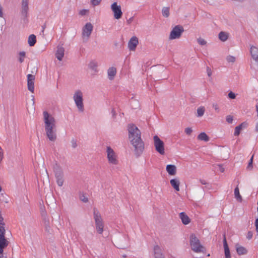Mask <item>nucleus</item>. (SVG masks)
<instances>
[{"instance_id": "nucleus-3", "label": "nucleus", "mask_w": 258, "mask_h": 258, "mask_svg": "<svg viewBox=\"0 0 258 258\" xmlns=\"http://www.w3.org/2000/svg\"><path fill=\"white\" fill-rule=\"evenodd\" d=\"M189 242L191 248L194 252L200 253L205 251V248L201 244L200 240L195 234L190 235Z\"/></svg>"}, {"instance_id": "nucleus-33", "label": "nucleus", "mask_w": 258, "mask_h": 258, "mask_svg": "<svg viewBox=\"0 0 258 258\" xmlns=\"http://www.w3.org/2000/svg\"><path fill=\"white\" fill-rule=\"evenodd\" d=\"M197 41L198 43L201 45H205L207 43L205 39L201 38H198Z\"/></svg>"}, {"instance_id": "nucleus-25", "label": "nucleus", "mask_w": 258, "mask_h": 258, "mask_svg": "<svg viewBox=\"0 0 258 258\" xmlns=\"http://www.w3.org/2000/svg\"><path fill=\"white\" fill-rule=\"evenodd\" d=\"M36 42V36L34 34L30 35L28 37V43L30 46H33L35 45Z\"/></svg>"}, {"instance_id": "nucleus-15", "label": "nucleus", "mask_w": 258, "mask_h": 258, "mask_svg": "<svg viewBox=\"0 0 258 258\" xmlns=\"http://www.w3.org/2000/svg\"><path fill=\"white\" fill-rule=\"evenodd\" d=\"M154 254L155 258H164L161 248L158 245L154 246Z\"/></svg>"}, {"instance_id": "nucleus-24", "label": "nucleus", "mask_w": 258, "mask_h": 258, "mask_svg": "<svg viewBox=\"0 0 258 258\" xmlns=\"http://www.w3.org/2000/svg\"><path fill=\"white\" fill-rule=\"evenodd\" d=\"M89 68L94 71L95 72H98L97 67H98V63L95 60H92L88 64Z\"/></svg>"}, {"instance_id": "nucleus-26", "label": "nucleus", "mask_w": 258, "mask_h": 258, "mask_svg": "<svg viewBox=\"0 0 258 258\" xmlns=\"http://www.w3.org/2000/svg\"><path fill=\"white\" fill-rule=\"evenodd\" d=\"M218 37L221 41L224 42L227 40L228 34L226 32L221 31L219 33Z\"/></svg>"}, {"instance_id": "nucleus-51", "label": "nucleus", "mask_w": 258, "mask_h": 258, "mask_svg": "<svg viewBox=\"0 0 258 258\" xmlns=\"http://www.w3.org/2000/svg\"><path fill=\"white\" fill-rule=\"evenodd\" d=\"M3 12H2V7L0 6V17H3Z\"/></svg>"}, {"instance_id": "nucleus-55", "label": "nucleus", "mask_w": 258, "mask_h": 258, "mask_svg": "<svg viewBox=\"0 0 258 258\" xmlns=\"http://www.w3.org/2000/svg\"><path fill=\"white\" fill-rule=\"evenodd\" d=\"M112 112L113 113V114L114 115L115 113H114V110H113V109H112Z\"/></svg>"}, {"instance_id": "nucleus-29", "label": "nucleus", "mask_w": 258, "mask_h": 258, "mask_svg": "<svg viewBox=\"0 0 258 258\" xmlns=\"http://www.w3.org/2000/svg\"><path fill=\"white\" fill-rule=\"evenodd\" d=\"M205 111V109L204 107L201 106V107H199L197 109V116L198 117L202 116L204 115Z\"/></svg>"}, {"instance_id": "nucleus-48", "label": "nucleus", "mask_w": 258, "mask_h": 258, "mask_svg": "<svg viewBox=\"0 0 258 258\" xmlns=\"http://www.w3.org/2000/svg\"><path fill=\"white\" fill-rule=\"evenodd\" d=\"M3 153L2 152V148L0 147V162L3 159Z\"/></svg>"}, {"instance_id": "nucleus-49", "label": "nucleus", "mask_w": 258, "mask_h": 258, "mask_svg": "<svg viewBox=\"0 0 258 258\" xmlns=\"http://www.w3.org/2000/svg\"><path fill=\"white\" fill-rule=\"evenodd\" d=\"M200 182L202 184H207L206 181L205 180H203V179H200Z\"/></svg>"}, {"instance_id": "nucleus-50", "label": "nucleus", "mask_w": 258, "mask_h": 258, "mask_svg": "<svg viewBox=\"0 0 258 258\" xmlns=\"http://www.w3.org/2000/svg\"><path fill=\"white\" fill-rule=\"evenodd\" d=\"M219 170L221 172H223L224 171V168L221 166H219Z\"/></svg>"}, {"instance_id": "nucleus-23", "label": "nucleus", "mask_w": 258, "mask_h": 258, "mask_svg": "<svg viewBox=\"0 0 258 258\" xmlns=\"http://www.w3.org/2000/svg\"><path fill=\"white\" fill-rule=\"evenodd\" d=\"M236 250L239 255H244L247 253V250L244 247L238 244L236 245Z\"/></svg>"}, {"instance_id": "nucleus-52", "label": "nucleus", "mask_w": 258, "mask_h": 258, "mask_svg": "<svg viewBox=\"0 0 258 258\" xmlns=\"http://www.w3.org/2000/svg\"><path fill=\"white\" fill-rule=\"evenodd\" d=\"M255 131L258 132V122L256 123L255 125Z\"/></svg>"}, {"instance_id": "nucleus-36", "label": "nucleus", "mask_w": 258, "mask_h": 258, "mask_svg": "<svg viewBox=\"0 0 258 258\" xmlns=\"http://www.w3.org/2000/svg\"><path fill=\"white\" fill-rule=\"evenodd\" d=\"M226 120L228 123H231L233 121V116L230 115H227Z\"/></svg>"}, {"instance_id": "nucleus-32", "label": "nucleus", "mask_w": 258, "mask_h": 258, "mask_svg": "<svg viewBox=\"0 0 258 258\" xmlns=\"http://www.w3.org/2000/svg\"><path fill=\"white\" fill-rule=\"evenodd\" d=\"M79 198L80 200L85 203H87L88 202V198L83 193L80 192Z\"/></svg>"}, {"instance_id": "nucleus-2", "label": "nucleus", "mask_w": 258, "mask_h": 258, "mask_svg": "<svg viewBox=\"0 0 258 258\" xmlns=\"http://www.w3.org/2000/svg\"><path fill=\"white\" fill-rule=\"evenodd\" d=\"M43 115L46 136L49 141L54 142L56 139L55 119L46 111L43 112Z\"/></svg>"}, {"instance_id": "nucleus-43", "label": "nucleus", "mask_w": 258, "mask_h": 258, "mask_svg": "<svg viewBox=\"0 0 258 258\" xmlns=\"http://www.w3.org/2000/svg\"><path fill=\"white\" fill-rule=\"evenodd\" d=\"M253 156H252L251 157V158H250V160H249V162L248 165V166H247V168H252V162H253Z\"/></svg>"}, {"instance_id": "nucleus-8", "label": "nucleus", "mask_w": 258, "mask_h": 258, "mask_svg": "<svg viewBox=\"0 0 258 258\" xmlns=\"http://www.w3.org/2000/svg\"><path fill=\"white\" fill-rule=\"evenodd\" d=\"M153 140L156 151L161 155H164L165 154L164 142L157 135L154 136Z\"/></svg>"}, {"instance_id": "nucleus-13", "label": "nucleus", "mask_w": 258, "mask_h": 258, "mask_svg": "<svg viewBox=\"0 0 258 258\" xmlns=\"http://www.w3.org/2000/svg\"><path fill=\"white\" fill-rule=\"evenodd\" d=\"M138 43V38L136 36L132 37L128 42V48L130 49V50H135Z\"/></svg>"}, {"instance_id": "nucleus-18", "label": "nucleus", "mask_w": 258, "mask_h": 258, "mask_svg": "<svg viewBox=\"0 0 258 258\" xmlns=\"http://www.w3.org/2000/svg\"><path fill=\"white\" fill-rule=\"evenodd\" d=\"M116 69L114 67L109 68L107 70V75L109 80H112L116 74Z\"/></svg>"}, {"instance_id": "nucleus-11", "label": "nucleus", "mask_w": 258, "mask_h": 258, "mask_svg": "<svg viewBox=\"0 0 258 258\" xmlns=\"http://www.w3.org/2000/svg\"><path fill=\"white\" fill-rule=\"evenodd\" d=\"M28 0H22L20 14L24 21L27 19L29 11Z\"/></svg>"}, {"instance_id": "nucleus-6", "label": "nucleus", "mask_w": 258, "mask_h": 258, "mask_svg": "<svg viewBox=\"0 0 258 258\" xmlns=\"http://www.w3.org/2000/svg\"><path fill=\"white\" fill-rule=\"evenodd\" d=\"M53 170L57 184L60 187L62 186L64 182V174L61 167L55 163L53 165Z\"/></svg>"}, {"instance_id": "nucleus-20", "label": "nucleus", "mask_w": 258, "mask_h": 258, "mask_svg": "<svg viewBox=\"0 0 258 258\" xmlns=\"http://www.w3.org/2000/svg\"><path fill=\"white\" fill-rule=\"evenodd\" d=\"M223 246L224 248L225 258H231L230 250L227 243L225 236H224L223 239Z\"/></svg>"}, {"instance_id": "nucleus-47", "label": "nucleus", "mask_w": 258, "mask_h": 258, "mask_svg": "<svg viewBox=\"0 0 258 258\" xmlns=\"http://www.w3.org/2000/svg\"><path fill=\"white\" fill-rule=\"evenodd\" d=\"M255 226L256 231L258 233V218L256 219L255 221Z\"/></svg>"}, {"instance_id": "nucleus-45", "label": "nucleus", "mask_w": 258, "mask_h": 258, "mask_svg": "<svg viewBox=\"0 0 258 258\" xmlns=\"http://www.w3.org/2000/svg\"><path fill=\"white\" fill-rule=\"evenodd\" d=\"M87 11H88V10H87L83 9L80 11L79 14L82 16L85 15L86 14Z\"/></svg>"}, {"instance_id": "nucleus-22", "label": "nucleus", "mask_w": 258, "mask_h": 258, "mask_svg": "<svg viewBox=\"0 0 258 258\" xmlns=\"http://www.w3.org/2000/svg\"><path fill=\"white\" fill-rule=\"evenodd\" d=\"M247 126V124L245 122H242L239 125L237 126L235 128V131L234 133V135L235 136H238L240 133V131L243 128H245Z\"/></svg>"}, {"instance_id": "nucleus-31", "label": "nucleus", "mask_w": 258, "mask_h": 258, "mask_svg": "<svg viewBox=\"0 0 258 258\" xmlns=\"http://www.w3.org/2000/svg\"><path fill=\"white\" fill-rule=\"evenodd\" d=\"M25 52L24 51H21L19 53V61L20 63H22L24 62L25 58Z\"/></svg>"}, {"instance_id": "nucleus-12", "label": "nucleus", "mask_w": 258, "mask_h": 258, "mask_svg": "<svg viewBox=\"0 0 258 258\" xmlns=\"http://www.w3.org/2000/svg\"><path fill=\"white\" fill-rule=\"evenodd\" d=\"M93 28V27L90 23H86L83 29V37H86L88 39L92 32Z\"/></svg>"}, {"instance_id": "nucleus-37", "label": "nucleus", "mask_w": 258, "mask_h": 258, "mask_svg": "<svg viewBox=\"0 0 258 258\" xmlns=\"http://www.w3.org/2000/svg\"><path fill=\"white\" fill-rule=\"evenodd\" d=\"M185 133L186 135H190L192 132L191 127H186L185 128Z\"/></svg>"}, {"instance_id": "nucleus-35", "label": "nucleus", "mask_w": 258, "mask_h": 258, "mask_svg": "<svg viewBox=\"0 0 258 258\" xmlns=\"http://www.w3.org/2000/svg\"><path fill=\"white\" fill-rule=\"evenodd\" d=\"M226 60L229 62H234L235 61V58L233 56L229 55L227 57Z\"/></svg>"}, {"instance_id": "nucleus-10", "label": "nucleus", "mask_w": 258, "mask_h": 258, "mask_svg": "<svg viewBox=\"0 0 258 258\" xmlns=\"http://www.w3.org/2000/svg\"><path fill=\"white\" fill-rule=\"evenodd\" d=\"M110 9L113 12V17L115 19H120L122 16L121 6L118 5L116 2H114L110 6Z\"/></svg>"}, {"instance_id": "nucleus-16", "label": "nucleus", "mask_w": 258, "mask_h": 258, "mask_svg": "<svg viewBox=\"0 0 258 258\" xmlns=\"http://www.w3.org/2000/svg\"><path fill=\"white\" fill-rule=\"evenodd\" d=\"M64 54V49L62 46H57V50L55 53V56L57 58L58 60L61 61Z\"/></svg>"}, {"instance_id": "nucleus-17", "label": "nucleus", "mask_w": 258, "mask_h": 258, "mask_svg": "<svg viewBox=\"0 0 258 258\" xmlns=\"http://www.w3.org/2000/svg\"><path fill=\"white\" fill-rule=\"evenodd\" d=\"M166 170L169 175L174 176L176 174V167L174 165H167L166 167Z\"/></svg>"}, {"instance_id": "nucleus-39", "label": "nucleus", "mask_w": 258, "mask_h": 258, "mask_svg": "<svg viewBox=\"0 0 258 258\" xmlns=\"http://www.w3.org/2000/svg\"><path fill=\"white\" fill-rule=\"evenodd\" d=\"M228 97L230 99H235L236 97L235 93H234L233 92L231 91L228 93Z\"/></svg>"}, {"instance_id": "nucleus-28", "label": "nucleus", "mask_w": 258, "mask_h": 258, "mask_svg": "<svg viewBox=\"0 0 258 258\" xmlns=\"http://www.w3.org/2000/svg\"><path fill=\"white\" fill-rule=\"evenodd\" d=\"M234 193L235 198L237 199V200L239 202H241L242 197L240 195L239 190L237 186L235 188Z\"/></svg>"}, {"instance_id": "nucleus-54", "label": "nucleus", "mask_w": 258, "mask_h": 258, "mask_svg": "<svg viewBox=\"0 0 258 258\" xmlns=\"http://www.w3.org/2000/svg\"><path fill=\"white\" fill-rule=\"evenodd\" d=\"M45 28V25H43V26H42V32H44Z\"/></svg>"}, {"instance_id": "nucleus-9", "label": "nucleus", "mask_w": 258, "mask_h": 258, "mask_svg": "<svg viewBox=\"0 0 258 258\" xmlns=\"http://www.w3.org/2000/svg\"><path fill=\"white\" fill-rule=\"evenodd\" d=\"M183 31L184 29L182 26L180 25L175 26L170 32L169 39L170 40H173L179 38Z\"/></svg>"}, {"instance_id": "nucleus-5", "label": "nucleus", "mask_w": 258, "mask_h": 258, "mask_svg": "<svg viewBox=\"0 0 258 258\" xmlns=\"http://www.w3.org/2000/svg\"><path fill=\"white\" fill-rule=\"evenodd\" d=\"M93 217L96 230L98 233L102 234L103 232L104 223L100 212L95 208L93 209Z\"/></svg>"}, {"instance_id": "nucleus-38", "label": "nucleus", "mask_w": 258, "mask_h": 258, "mask_svg": "<svg viewBox=\"0 0 258 258\" xmlns=\"http://www.w3.org/2000/svg\"><path fill=\"white\" fill-rule=\"evenodd\" d=\"M134 103L136 104L135 106L134 107V109L137 108L139 106V103L138 101L135 100H132L131 101V104L132 105Z\"/></svg>"}, {"instance_id": "nucleus-7", "label": "nucleus", "mask_w": 258, "mask_h": 258, "mask_svg": "<svg viewBox=\"0 0 258 258\" xmlns=\"http://www.w3.org/2000/svg\"><path fill=\"white\" fill-rule=\"evenodd\" d=\"M107 158L109 164L116 165L118 164L117 155L115 151L110 147H106Z\"/></svg>"}, {"instance_id": "nucleus-30", "label": "nucleus", "mask_w": 258, "mask_h": 258, "mask_svg": "<svg viewBox=\"0 0 258 258\" xmlns=\"http://www.w3.org/2000/svg\"><path fill=\"white\" fill-rule=\"evenodd\" d=\"M162 14L163 17H168L169 16V8L164 7L162 10Z\"/></svg>"}, {"instance_id": "nucleus-1", "label": "nucleus", "mask_w": 258, "mask_h": 258, "mask_svg": "<svg viewBox=\"0 0 258 258\" xmlns=\"http://www.w3.org/2000/svg\"><path fill=\"white\" fill-rule=\"evenodd\" d=\"M128 138L135 148L136 155L139 156L144 149V143L141 139V132L137 126L133 123L127 125Z\"/></svg>"}, {"instance_id": "nucleus-19", "label": "nucleus", "mask_w": 258, "mask_h": 258, "mask_svg": "<svg viewBox=\"0 0 258 258\" xmlns=\"http://www.w3.org/2000/svg\"><path fill=\"white\" fill-rule=\"evenodd\" d=\"M170 183L171 186L176 191H179L180 181L177 178L171 179L170 181Z\"/></svg>"}, {"instance_id": "nucleus-53", "label": "nucleus", "mask_w": 258, "mask_h": 258, "mask_svg": "<svg viewBox=\"0 0 258 258\" xmlns=\"http://www.w3.org/2000/svg\"><path fill=\"white\" fill-rule=\"evenodd\" d=\"M256 111L257 112V116H258V103L256 104Z\"/></svg>"}, {"instance_id": "nucleus-21", "label": "nucleus", "mask_w": 258, "mask_h": 258, "mask_svg": "<svg viewBox=\"0 0 258 258\" xmlns=\"http://www.w3.org/2000/svg\"><path fill=\"white\" fill-rule=\"evenodd\" d=\"M179 217L181 219L182 222L184 225H187L190 222V219L188 216L184 212H181L179 214Z\"/></svg>"}, {"instance_id": "nucleus-27", "label": "nucleus", "mask_w": 258, "mask_h": 258, "mask_svg": "<svg viewBox=\"0 0 258 258\" xmlns=\"http://www.w3.org/2000/svg\"><path fill=\"white\" fill-rule=\"evenodd\" d=\"M198 139L200 140L204 141L205 142H208L209 140V137L204 132L200 133L198 136Z\"/></svg>"}, {"instance_id": "nucleus-40", "label": "nucleus", "mask_w": 258, "mask_h": 258, "mask_svg": "<svg viewBox=\"0 0 258 258\" xmlns=\"http://www.w3.org/2000/svg\"><path fill=\"white\" fill-rule=\"evenodd\" d=\"M72 146L73 148H76L77 147V141L75 139H72L71 141Z\"/></svg>"}, {"instance_id": "nucleus-46", "label": "nucleus", "mask_w": 258, "mask_h": 258, "mask_svg": "<svg viewBox=\"0 0 258 258\" xmlns=\"http://www.w3.org/2000/svg\"><path fill=\"white\" fill-rule=\"evenodd\" d=\"M133 20H134V17H131L128 20H127V21H126L127 24L128 25L131 24V23H132Z\"/></svg>"}, {"instance_id": "nucleus-4", "label": "nucleus", "mask_w": 258, "mask_h": 258, "mask_svg": "<svg viewBox=\"0 0 258 258\" xmlns=\"http://www.w3.org/2000/svg\"><path fill=\"white\" fill-rule=\"evenodd\" d=\"M73 99L75 105L80 112L84 111V105L83 103V93L80 90L75 91L73 94Z\"/></svg>"}, {"instance_id": "nucleus-42", "label": "nucleus", "mask_w": 258, "mask_h": 258, "mask_svg": "<svg viewBox=\"0 0 258 258\" xmlns=\"http://www.w3.org/2000/svg\"><path fill=\"white\" fill-rule=\"evenodd\" d=\"M253 236V233L251 231H248L247 232V235H246V238L248 239H251L252 238Z\"/></svg>"}, {"instance_id": "nucleus-14", "label": "nucleus", "mask_w": 258, "mask_h": 258, "mask_svg": "<svg viewBox=\"0 0 258 258\" xmlns=\"http://www.w3.org/2000/svg\"><path fill=\"white\" fill-rule=\"evenodd\" d=\"M35 80V76L31 74H28L27 75V86L28 89L31 92H34V81Z\"/></svg>"}, {"instance_id": "nucleus-41", "label": "nucleus", "mask_w": 258, "mask_h": 258, "mask_svg": "<svg viewBox=\"0 0 258 258\" xmlns=\"http://www.w3.org/2000/svg\"><path fill=\"white\" fill-rule=\"evenodd\" d=\"M213 108L217 112H219V108L217 104L216 103H213L212 105Z\"/></svg>"}, {"instance_id": "nucleus-34", "label": "nucleus", "mask_w": 258, "mask_h": 258, "mask_svg": "<svg viewBox=\"0 0 258 258\" xmlns=\"http://www.w3.org/2000/svg\"><path fill=\"white\" fill-rule=\"evenodd\" d=\"M101 0H91V4L94 6H98L101 3Z\"/></svg>"}, {"instance_id": "nucleus-44", "label": "nucleus", "mask_w": 258, "mask_h": 258, "mask_svg": "<svg viewBox=\"0 0 258 258\" xmlns=\"http://www.w3.org/2000/svg\"><path fill=\"white\" fill-rule=\"evenodd\" d=\"M207 75L209 77L211 76L212 72L211 69L208 67H207Z\"/></svg>"}]
</instances>
